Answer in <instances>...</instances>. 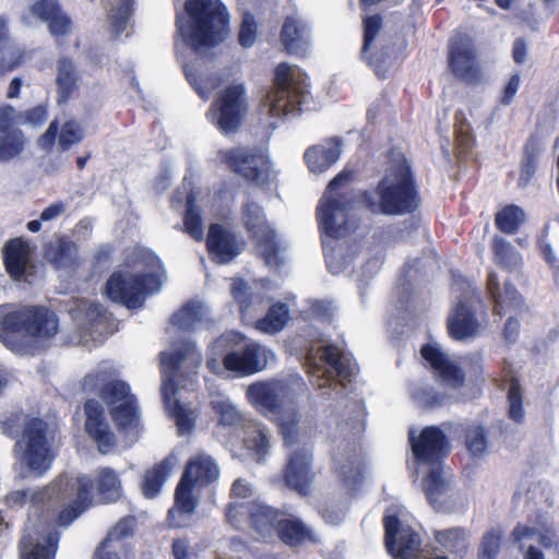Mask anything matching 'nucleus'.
<instances>
[{"label":"nucleus","mask_w":559,"mask_h":559,"mask_svg":"<svg viewBox=\"0 0 559 559\" xmlns=\"http://www.w3.org/2000/svg\"><path fill=\"white\" fill-rule=\"evenodd\" d=\"M71 484L67 498H53L41 512L31 519L19 542L20 559H56L60 534L56 526L68 527L93 503V480L87 474L76 477L60 475Z\"/></svg>","instance_id":"1"},{"label":"nucleus","mask_w":559,"mask_h":559,"mask_svg":"<svg viewBox=\"0 0 559 559\" xmlns=\"http://www.w3.org/2000/svg\"><path fill=\"white\" fill-rule=\"evenodd\" d=\"M384 174L372 189L358 193V202L374 215L403 216L420 205V193L412 163L397 147L386 154Z\"/></svg>","instance_id":"2"},{"label":"nucleus","mask_w":559,"mask_h":559,"mask_svg":"<svg viewBox=\"0 0 559 559\" xmlns=\"http://www.w3.org/2000/svg\"><path fill=\"white\" fill-rule=\"evenodd\" d=\"M176 35L193 52L213 49L230 32V14L222 0H185L175 17Z\"/></svg>","instance_id":"3"},{"label":"nucleus","mask_w":559,"mask_h":559,"mask_svg":"<svg viewBox=\"0 0 559 559\" xmlns=\"http://www.w3.org/2000/svg\"><path fill=\"white\" fill-rule=\"evenodd\" d=\"M2 432L16 439L14 451L20 461L29 471L40 476L47 472L53 461L51 445L48 439V423L24 411L11 412L1 421Z\"/></svg>","instance_id":"4"},{"label":"nucleus","mask_w":559,"mask_h":559,"mask_svg":"<svg viewBox=\"0 0 559 559\" xmlns=\"http://www.w3.org/2000/svg\"><path fill=\"white\" fill-rule=\"evenodd\" d=\"M59 332V317L43 305L22 306L10 309L0 306V341L4 346L12 344V336L23 335L37 342H48Z\"/></svg>","instance_id":"5"},{"label":"nucleus","mask_w":559,"mask_h":559,"mask_svg":"<svg viewBox=\"0 0 559 559\" xmlns=\"http://www.w3.org/2000/svg\"><path fill=\"white\" fill-rule=\"evenodd\" d=\"M286 511L267 503L251 500L229 502L225 508V518L237 531L249 530L253 538L263 544H274L280 521Z\"/></svg>","instance_id":"6"},{"label":"nucleus","mask_w":559,"mask_h":559,"mask_svg":"<svg viewBox=\"0 0 559 559\" xmlns=\"http://www.w3.org/2000/svg\"><path fill=\"white\" fill-rule=\"evenodd\" d=\"M308 78L296 71L287 62L278 63L274 69L273 86L266 94L269 112L272 117H282L301 111V105L309 94Z\"/></svg>","instance_id":"7"},{"label":"nucleus","mask_w":559,"mask_h":559,"mask_svg":"<svg viewBox=\"0 0 559 559\" xmlns=\"http://www.w3.org/2000/svg\"><path fill=\"white\" fill-rule=\"evenodd\" d=\"M350 171L343 170L328 185L326 193L320 199L317 206V221L319 229L332 239H340L349 233L348 207L349 202L343 194L328 195L337 191L352 179Z\"/></svg>","instance_id":"8"},{"label":"nucleus","mask_w":559,"mask_h":559,"mask_svg":"<svg viewBox=\"0 0 559 559\" xmlns=\"http://www.w3.org/2000/svg\"><path fill=\"white\" fill-rule=\"evenodd\" d=\"M160 286L157 274L116 271L107 280L105 293L111 301L135 309L142 307L145 295L158 292Z\"/></svg>","instance_id":"9"},{"label":"nucleus","mask_w":559,"mask_h":559,"mask_svg":"<svg viewBox=\"0 0 559 559\" xmlns=\"http://www.w3.org/2000/svg\"><path fill=\"white\" fill-rule=\"evenodd\" d=\"M249 111V100L242 83L223 88L210 106L212 122L224 135L237 133Z\"/></svg>","instance_id":"10"},{"label":"nucleus","mask_w":559,"mask_h":559,"mask_svg":"<svg viewBox=\"0 0 559 559\" xmlns=\"http://www.w3.org/2000/svg\"><path fill=\"white\" fill-rule=\"evenodd\" d=\"M448 68L453 76L468 85L476 86L484 81V69L478 48L473 37L456 32L448 44Z\"/></svg>","instance_id":"11"},{"label":"nucleus","mask_w":559,"mask_h":559,"mask_svg":"<svg viewBox=\"0 0 559 559\" xmlns=\"http://www.w3.org/2000/svg\"><path fill=\"white\" fill-rule=\"evenodd\" d=\"M306 372L318 388L330 386L335 378L341 382H352L357 366L345 356V352H300Z\"/></svg>","instance_id":"12"},{"label":"nucleus","mask_w":559,"mask_h":559,"mask_svg":"<svg viewBox=\"0 0 559 559\" xmlns=\"http://www.w3.org/2000/svg\"><path fill=\"white\" fill-rule=\"evenodd\" d=\"M218 157L230 173L249 183L264 186L270 180L271 160L258 147L236 146L221 150Z\"/></svg>","instance_id":"13"},{"label":"nucleus","mask_w":559,"mask_h":559,"mask_svg":"<svg viewBox=\"0 0 559 559\" xmlns=\"http://www.w3.org/2000/svg\"><path fill=\"white\" fill-rule=\"evenodd\" d=\"M71 492V484L66 478H56L45 487L32 490L29 488L12 490L4 497L5 506L14 511L24 509L27 504L34 510L28 514V524L31 526V518L35 520V515L41 512L53 498H67Z\"/></svg>","instance_id":"14"},{"label":"nucleus","mask_w":559,"mask_h":559,"mask_svg":"<svg viewBox=\"0 0 559 559\" xmlns=\"http://www.w3.org/2000/svg\"><path fill=\"white\" fill-rule=\"evenodd\" d=\"M414 460L418 464L441 466L451 452L448 436L439 426H426L418 436L413 430L408 433Z\"/></svg>","instance_id":"15"},{"label":"nucleus","mask_w":559,"mask_h":559,"mask_svg":"<svg viewBox=\"0 0 559 559\" xmlns=\"http://www.w3.org/2000/svg\"><path fill=\"white\" fill-rule=\"evenodd\" d=\"M281 477L285 487L290 491L300 497H309L317 477L312 452L305 447L290 451L282 468Z\"/></svg>","instance_id":"16"},{"label":"nucleus","mask_w":559,"mask_h":559,"mask_svg":"<svg viewBox=\"0 0 559 559\" xmlns=\"http://www.w3.org/2000/svg\"><path fill=\"white\" fill-rule=\"evenodd\" d=\"M308 386L300 376L292 377L289 381H281L274 388L264 383H254L249 386L248 393L264 411L277 414L281 403H295L298 393H305Z\"/></svg>","instance_id":"17"},{"label":"nucleus","mask_w":559,"mask_h":559,"mask_svg":"<svg viewBox=\"0 0 559 559\" xmlns=\"http://www.w3.org/2000/svg\"><path fill=\"white\" fill-rule=\"evenodd\" d=\"M384 544L393 559H415L421 538L411 526H403L397 514L384 515Z\"/></svg>","instance_id":"18"},{"label":"nucleus","mask_w":559,"mask_h":559,"mask_svg":"<svg viewBox=\"0 0 559 559\" xmlns=\"http://www.w3.org/2000/svg\"><path fill=\"white\" fill-rule=\"evenodd\" d=\"M205 245L207 253L214 262L228 264L245 250L246 241L226 226L212 223L207 229Z\"/></svg>","instance_id":"19"},{"label":"nucleus","mask_w":559,"mask_h":559,"mask_svg":"<svg viewBox=\"0 0 559 559\" xmlns=\"http://www.w3.org/2000/svg\"><path fill=\"white\" fill-rule=\"evenodd\" d=\"M83 408L86 435L96 443L102 454H108L115 449L117 438L106 419L103 405L94 399H88L84 402Z\"/></svg>","instance_id":"20"},{"label":"nucleus","mask_w":559,"mask_h":559,"mask_svg":"<svg viewBox=\"0 0 559 559\" xmlns=\"http://www.w3.org/2000/svg\"><path fill=\"white\" fill-rule=\"evenodd\" d=\"M487 292L493 304L492 311L500 317L507 313H514L516 316L527 311L523 296L519 293L515 286L507 281L501 288L498 275L490 272L487 275Z\"/></svg>","instance_id":"21"},{"label":"nucleus","mask_w":559,"mask_h":559,"mask_svg":"<svg viewBox=\"0 0 559 559\" xmlns=\"http://www.w3.org/2000/svg\"><path fill=\"white\" fill-rule=\"evenodd\" d=\"M85 138V130L75 119H68L62 124L53 119L46 131L38 138L37 144L43 150L52 151L56 142L61 152L69 151L72 146L81 143Z\"/></svg>","instance_id":"22"},{"label":"nucleus","mask_w":559,"mask_h":559,"mask_svg":"<svg viewBox=\"0 0 559 559\" xmlns=\"http://www.w3.org/2000/svg\"><path fill=\"white\" fill-rule=\"evenodd\" d=\"M28 12L32 17L45 23L55 38L64 37L72 32V20L59 0H35Z\"/></svg>","instance_id":"23"},{"label":"nucleus","mask_w":559,"mask_h":559,"mask_svg":"<svg viewBox=\"0 0 559 559\" xmlns=\"http://www.w3.org/2000/svg\"><path fill=\"white\" fill-rule=\"evenodd\" d=\"M14 107L0 106V163H8L19 157L26 145L24 132L14 128Z\"/></svg>","instance_id":"24"},{"label":"nucleus","mask_w":559,"mask_h":559,"mask_svg":"<svg viewBox=\"0 0 559 559\" xmlns=\"http://www.w3.org/2000/svg\"><path fill=\"white\" fill-rule=\"evenodd\" d=\"M276 540L290 549L318 545L321 542L318 534L302 519L287 512L280 521Z\"/></svg>","instance_id":"25"},{"label":"nucleus","mask_w":559,"mask_h":559,"mask_svg":"<svg viewBox=\"0 0 559 559\" xmlns=\"http://www.w3.org/2000/svg\"><path fill=\"white\" fill-rule=\"evenodd\" d=\"M202 364L201 352H160L162 374H178L185 382H192Z\"/></svg>","instance_id":"26"},{"label":"nucleus","mask_w":559,"mask_h":559,"mask_svg":"<svg viewBox=\"0 0 559 559\" xmlns=\"http://www.w3.org/2000/svg\"><path fill=\"white\" fill-rule=\"evenodd\" d=\"M420 353L436 380L452 389H461L465 384L464 370L448 357L447 352Z\"/></svg>","instance_id":"27"},{"label":"nucleus","mask_w":559,"mask_h":559,"mask_svg":"<svg viewBox=\"0 0 559 559\" xmlns=\"http://www.w3.org/2000/svg\"><path fill=\"white\" fill-rule=\"evenodd\" d=\"M31 257V247L22 237L9 239L2 248L4 270L16 282L25 278Z\"/></svg>","instance_id":"28"},{"label":"nucleus","mask_w":559,"mask_h":559,"mask_svg":"<svg viewBox=\"0 0 559 559\" xmlns=\"http://www.w3.org/2000/svg\"><path fill=\"white\" fill-rule=\"evenodd\" d=\"M341 153L342 141L333 136L320 144L309 146L304 153V159L311 173L321 174L338 160Z\"/></svg>","instance_id":"29"},{"label":"nucleus","mask_w":559,"mask_h":559,"mask_svg":"<svg viewBox=\"0 0 559 559\" xmlns=\"http://www.w3.org/2000/svg\"><path fill=\"white\" fill-rule=\"evenodd\" d=\"M195 487L180 478L175 490V504L168 510L167 522L170 527L182 528L189 526V518L194 512L198 500L193 496Z\"/></svg>","instance_id":"30"},{"label":"nucleus","mask_w":559,"mask_h":559,"mask_svg":"<svg viewBox=\"0 0 559 559\" xmlns=\"http://www.w3.org/2000/svg\"><path fill=\"white\" fill-rule=\"evenodd\" d=\"M479 322L474 310L464 301H459L447 319V330L451 338L464 341L477 335Z\"/></svg>","instance_id":"31"},{"label":"nucleus","mask_w":559,"mask_h":559,"mask_svg":"<svg viewBox=\"0 0 559 559\" xmlns=\"http://www.w3.org/2000/svg\"><path fill=\"white\" fill-rule=\"evenodd\" d=\"M218 476L219 469L211 456L197 455L187 462L181 478L202 489L216 481Z\"/></svg>","instance_id":"32"},{"label":"nucleus","mask_w":559,"mask_h":559,"mask_svg":"<svg viewBox=\"0 0 559 559\" xmlns=\"http://www.w3.org/2000/svg\"><path fill=\"white\" fill-rule=\"evenodd\" d=\"M93 490L100 503H115L122 497V484L116 469L109 466L98 467L94 472Z\"/></svg>","instance_id":"33"},{"label":"nucleus","mask_w":559,"mask_h":559,"mask_svg":"<svg viewBox=\"0 0 559 559\" xmlns=\"http://www.w3.org/2000/svg\"><path fill=\"white\" fill-rule=\"evenodd\" d=\"M78 250L69 236L61 235L45 246L44 257L55 269H67L76 263Z\"/></svg>","instance_id":"34"},{"label":"nucleus","mask_w":559,"mask_h":559,"mask_svg":"<svg viewBox=\"0 0 559 559\" xmlns=\"http://www.w3.org/2000/svg\"><path fill=\"white\" fill-rule=\"evenodd\" d=\"M79 73L74 62L69 57H61L57 62V103H68L79 91Z\"/></svg>","instance_id":"35"},{"label":"nucleus","mask_w":559,"mask_h":559,"mask_svg":"<svg viewBox=\"0 0 559 559\" xmlns=\"http://www.w3.org/2000/svg\"><path fill=\"white\" fill-rule=\"evenodd\" d=\"M543 150L542 138L538 133H532L523 146L520 162L518 186L526 187L534 178L538 168V158Z\"/></svg>","instance_id":"36"},{"label":"nucleus","mask_w":559,"mask_h":559,"mask_svg":"<svg viewBox=\"0 0 559 559\" xmlns=\"http://www.w3.org/2000/svg\"><path fill=\"white\" fill-rule=\"evenodd\" d=\"M308 26L296 17L286 16L281 29V41L286 52L299 55L306 50Z\"/></svg>","instance_id":"37"},{"label":"nucleus","mask_w":559,"mask_h":559,"mask_svg":"<svg viewBox=\"0 0 559 559\" xmlns=\"http://www.w3.org/2000/svg\"><path fill=\"white\" fill-rule=\"evenodd\" d=\"M173 467L174 462L171 456H166L145 472L141 487L144 497L153 499L160 492Z\"/></svg>","instance_id":"38"},{"label":"nucleus","mask_w":559,"mask_h":559,"mask_svg":"<svg viewBox=\"0 0 559 559\" xmlns=\"http://www.w3.org/2000/svg\"><path fill=\"white\" fill-rule=\"evenodd\" d=\"M459 430L467 452L474 457H480L488 448V432L480 424H460Z\"/></svg>","instance_id":"39"},{"label":"nucleus","mask_w":559,"mask_h":559,"mask_svg":"<svg viewBox=\"0 0 559 559\" xmlns=\"http://www.w3.org/2000/svg\"><path fill=\"white\" fill-rule=\"evenodd\" d=\"M243 227L250 238L255 239L259 236L272 230L266 222L263 209L254 201H247L241 206Z\"/></svg>","instance_id":"40"},{"label":"nucleus","mask_w":559,"mask_h":559,"mask_svg":"<svg viewBox=\"0 0 559 559\" xmlns=\"http://www.w3.org/2000/svg\"><path fill=\"white\" fill-rule=\"evenodd\" d=\"M110 416L121 432H127L136 428L140 424V411L136 397L120 403L118 406L111 407Z\"/></svg>","instance_id":"41"},{"label":"nucleus","mask_w":559,"mask_h":559,"mask_svg":"<svg viewBox=\"0 0 559 559\" xmlns=\"http://www.w3.org/2000/svg\"><path fill=\"white\" fill-rule=\"evenodd\" d=\"M491 251L493 254V262L508 271H513L519 267L522 259L520 253L507 239L500 236H493L491 239Z\"/></svg>","instance_id":"42"},{"label":"nucleus","mask_w":559,"mask_h":559,"mask_svg":"<svg viewBox=\"0 0 559 559\" xmlns=\"http://www.w3.org/2000/svg\"><path fill=\"white\" fill-rule=\"evenodd\" d=\"M433 537L438 544L452 554L461 557L465 556L468 549V539L466 530L463 527H452L436 531Z\"/></svg>","instance_id":"43"},{"label":"nucleus","mask_w":559,"mask_h":559,"mask_svg":"<svg viewBox=\"0 0 559 559\" xmlns=\"http://www.w3.org/2000/svg\"><path fill=\"white\" fill-rule=\"evenodd\" d=\"M423 490L427 501L433 509L441 507L440 498L447 491V481L442 475L441 466H431L423 479Z\"/></svg>","instance_id":"44"},{"label":"nucleus","mask_w":559,"mask_h":559,"mask_svg":"<svg viewBox=\"0 0 559 559\" xmlns=\"http://www.w3.org/2000/svg\"><path fill=\"white\" fill-rule=\"evenodd\" d=\"M525 222L524 211L516 204H508L495 214V225L507 235L516 234Z\"/></svg>","instance_id":"45"},{"label":"nucleus","mask_w":559,"mask_h":559,"mask_svg":"<svg viewBox=\"0 0 559 559\" xmlns=\"http://www.w3.org/2000/svg\"><path fill=\"white\" fill-rule=\"evenodd\" d=\"M288 320V306L278 301L269 308L263 318L257 320L255 328L261 332L274 334L283 330Z\"/></svg>","instance_id":"46"},{"label":"nucleus","mask_w":559,"mask_h":559,"mask_svg":"<svg viewBox=\"0 0 559 559\" xmlns=\"http://www.w3.org/2000/svg\"><path fill=\"white\" fill-rule=\"evenodd\" d=\"M230 295L238 306L242 320L247 321L253 317L251 307L255 298L250 285L241 277L234 278L230 284Z\"/></svg>","instance_id":"47"},{"label":"nucleus","mask_w":559,"mask_h":559,"mask_svg":"<svg viewBox=\"0 0 559 559\" xmlns=\"http://www.w3.org/2000/svg\"><path fill=\"white\" fill-rule=\"evenodd\" d=\"M99 396L107 404L109 411L129 397H135L131 393L130 385L122 380H110L104 383L99 390Z\"/></svg>","instance_id":"48"},{"label":"nucleus","mask_w":559,"mask_h":559,"mask_svg":"<svg viewBox=\"0 0 559 559\" xmlns=\"http://www.w3.org/2000/svg\"><path fill=\"white\" fill-rule=\"evenodd\" d=\"M183 230L197 241H201L203 239L202 216L197 207L195 198L192 193H189L186 199Z\"/></svg>","instance_id":"49"},{"label":"nucleus","mask_w":559,"mask_h":559,"mask_svg":"<svg viewBox=\"0 0 559 559\" xmlns=\"http://www.w3.org/2000/svg\"><path fill=\"white\" fill-rule=\"evenodd\" d=\"M454 134L455 154L459 159H466L472 153L475 139L466 119L462 118L459 120L457 114L455 115Z\"/></svg>","instance_id":"50"},{"label":"nucleus","mask_w":559,"mask_h":559,"mask_svg":"<svg viewBox=\"0 0 559 559\" xmlns=\"http://www.w3.org/2000/svg\"><path fill=\"white\" fill-rule=\"evenodd\" d=\"M199 320V308L192 302H187L171 316L170 323L178 332L190 334Z\"/></svg>","instance_id":"51"},{"label":"nucleus","mask_w":559,"mask_h":559,"mask_svg":"<svg viewBox=\"0 0 559 559\" xmlns=\"http://www.w3.org/2000/svg\"><path fill=\"white\" fill-rule=\"evenodd\" d=\"M212 349H264L259 344L250 342L243 334L236 331H227L217 337Z\"/></svg>","instance_id":"52"},{"label":"nucleus","mask_w":559,"mask_h":559,"mask_svg":"<svg viewBox=\"0 0 559 559\" xmlns=\"http://www.w3.org/2000/svg\"><path fill=\"white\" fill-rule=\"evenodd\" d=\"M503 538L501 528H491L487 531L479 543L477 559H497Z\"/></svg>","instance_id":"53"},{"label":"nucleus","mask_w":559,"mask_h":559,"mask_svg":"<svg viewBox=\"0 0 559 559\" xmlns=\"http://www.w3.org/2000/svg\"><path fill=\"white\" fill-rule=\"evenodd\" d=\"M267 352H239V377H248L265 369Z\"/></svg>","instance_id":"54"},{"label":"nucleus","mask_w":559,"mask_h":559,"mask_svg":"<svg viewBox=\"0 0 559 559\" xmlns=\"http://www.w3.org/2000/svg\"><path fill=\"white\" fill-rule=\"evenodd\" d=\"M509 411L508 416L513 421L521 424L524 420L523 393L518 379H513L508 390Z\"/></svg>","instance_id":"55"},{"label":"nucleus","mask_w":559,"mask_h":559,"mask_svg":"<svg viewBox=\"0 0 559 559\" xmlns=\"http://www.w3.org/2000/svg\"><path fill=\"white\" fill-rule=\"evenodd\" d=\"M258 246L262 248V257L267 265H278L280 259V245L276 240V233L274 229L255 238Z\"/></svg>","instance_id":"56"},{"label":"nucleus","mask_w":559,"mask_h":559,"mask_svg":"<svg viewBox=\"0 0 559 559\" xmlns=\"http://www.w3.org/2000/svg\"><path fill=\"white\" fill-rule=\"evenodd\" d=\"M171 417L175 419L179 435L189 433L195 425V416L179 400H175L168 407Z\"/></svg>","instance_id":"57"},{"label":"nucleus","mask_w":559,"mask_h":559,"mask_svg":"<svg viewBox=\"0 0 559 559\" xmlns=\"http://www.w3.org/2000/svg\"><path fill=\"white\" fill-rule=\"evenodd\" d=\"M383 25V19L380 14L367 15L362 20L364 36L361 55L367 56L371 46L373 45L378 34L380 33Z\"/></svg>","instance_id":"58"},{"label":"nucleus","mask_w":559,"mask_h":559,"mask_svg":"<svg viewBox=\"0 0 559 559\" xmlns=\"http://www.w3.org/2000/svg\"><path fill=\"white\" fill-rule=\"evenodd\" d=\"M134 0H120L118 7L109 14L110 25L116 35L126 31L129 20L133 14Z\"/></svg>","instance_id":"59"},{"label":"nucleus","mask_w":559,"mask_h":559,"mask_svg":"<svg viewBox=\"0 0 559 559\" xmlns=\"http://www.w3.org/2000/svg\"><path fill=\"white\" fill-rule=\"evenodd\" d=\"M538 249L547 265L554 272H559V235L542 238Z\"/></svg>","instance_id":"60"},{"label":"nucleus","mask_w":559,"mask_h":559,"mask_svg":"<svg viewBox=\"0 0 559 559\" xmlns=\"http://www.w3.org/2000/svg\"><path fill=\"white\" fill-rule=\"evenodd\" d=\"M48 118V105L38 104L26 110L16 112L14 110V123L29 124L33 127L41 126Z\"/></svg>","instance_id":"61"},{"label":"nucleus","mask_w":559,"mask_h":559,"mask_svg":"<svg viewBox=\"0 0 559 559\" xmlns=\"http://www.w3.org/2000/svg\"><path fill=\"white\" fill-rule=\"evenodd\" d=\"M136 519L133 515H126L120 519L114 530L107 535L106 538H111L112 543L119 547V554L123 547L122 539L130 537L134 533Z\"/></svg>","instance_id":"62"},{"label":"nucleus","mask_w":559,"mask_h":559,"mask_svg":"<svg viewBox=\"0 0 559 559\" xmlns=\"http://www.w3.org/2000/svg\"><path fill=\"white\" fill-rule=\"evenodd\" d=\"M258 34V25L254 16L246 12L242 16L239 32H238V43L243 48H250L253 46L257 39Z\"/></svg>","instance_id":"63"},{"label":"nucleus","mask_w":559,"mask_h":559,"mask_svg":"<svg viewBox=\"0 0 559 559\" xmlns=\"http://www.w3.org/2000/svg\"><path fill=\"white\" fill-rule=\"evenodd\" d=\"M110 313L99 304H88L85 308L84 318L91 330L99 331L106 328Z\"/></svg>","instance_id":"64"}]
</instances>
